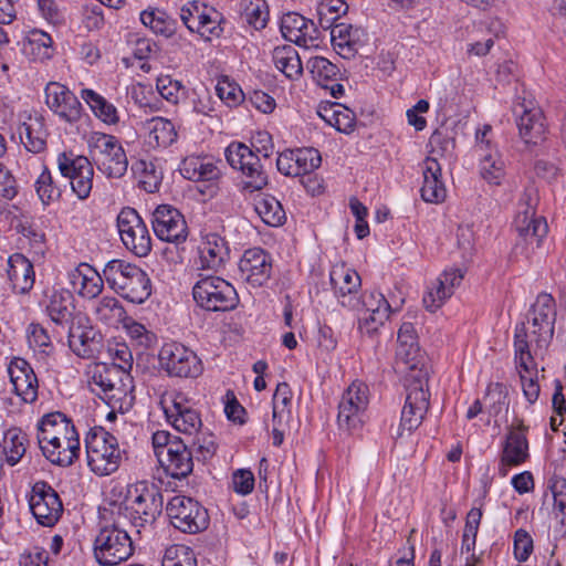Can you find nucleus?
Returning <instances> with one entry per match:
<instances>
[{
	"label": "nucleus",
	"mask_w": 566,
	"mask_h": 566,
	"mask_svg": "<svg viewBox=\"0 0 566 566\" xmlns=\"http://www.w3.org/2000/svg\"><path fill=\"white\" fill-rule=\"evenodd\" d=\"M396 349L397 365L406 373V401L401 411L399 436L403 431L411 433L422 422L429 409L428 391L429 365L418 344V336L412 323L403 322L398 331Z\"/></svg>",
	"instance_id": "obj_1"
},
{
	"label": "nucleus",
	"mask_w": 566,
	"mask_h": 566,
	"mask_svg": "<svg viewBox=\"0 0 566 566\" xmlns=\"http://www.w3.org/2000/svg\"><path fill=\"white\" fill-rule=\"evenodd\" d=\"M556 319L555 300L551 294L541 293L530 310L531 332L525 323L516 325L514 333L515 361L526 371L533 361L532 349L542 354L549 345L554 335Z\"/></svg>",
	"instance_id": "obj_2"
},
{
	"label": "nucleus",
	"mask_w": 566,
	"mask_h": 566,
	"mask_svg": "<svg viewBox=\"0 0 566 566\" xmlns=\"http://www.w3.org/2000/svg\"><path fill=\"white\" fill-rule=\"evenodd\" d=\"M38 442L43 455L60 467L72 465L81 450L74 424L60 411L46 413L40 419Z\"/></svg>",
	"instance_id": "obj_3"
},
{
	"label": "nucleus",
	"mask_w": 566,
	"mask_h": 566,
	"mask_svg": "<svg viewBox=\"0 0 566 566\" xmlns=\"http://www.w3.org/2000/svg\"><path fill=\"white\" fill-rule=\"evenodd\" d=\"M163 494L154 483L138 481L126 485L117 514L140 533L156 522L163 512Z\"/></svg>",
	"instance_id": "obj_4"
},
{
	"label": "nucleus",
	"mask_w": 566,
	"mask_h": 566,
	"mask_svg": "<svg viewBox=\"0 0 566 566\" xmlns=\"http://www.w3.org/2000/svg\"><path fill=\"white\" fill-rule=\"evenodd\" d=\"M103 275L113 291L132 303L142 304L151 294L150 279L146 272L124 260L108 261L104 265Z\"/></svg>",
	"instance_id": "obj_5"
},
{
	"label": "nucleus",
	"mask_w": 566,
	"mask_h": 566,
	"mask_svg": "<svg viewBox=\"0 0 566 566\" xmlns=\"http://www.w3.org/2000/svg\"><path fill=\"white\" fill-rule=\"evenodd\" d=\"M87 464L99 476L116 472L122 463L124 451L117 438L103 427L90 429L85 438Z\"/></svg>",
	"instance_id": "obj_6"
},
{
	"label": "nucleus",
	"mask_w": 566,
	"mask_h": 566,
	"mask_svg": "<svg viewBox=\"0 0 566 566\" xmlns=\"http://www.w3.org/2000/svg\"><path fill=\"white\" fill-rule=\"evenodd\" d=\"M90 160L107 178H120L128 167L126 153L119 140L101 132H92L86 139Z\"/></svg>",
	"instance_id": "obj_7"
},
{
	"label": "nucleus",
	"mask_w": 566,
	"mask_h": 566,
	"mask_svg": "<svg viewBox=\"0 0 566 566\" xmlns=\"http://www.w3.org/2000/svg\"><path fill=\"white\" fill-rule=\"evenodd\" d=\"M93 392L98 395L113 409H123L132 392V377L116 367L96 365L90 380Z\"/></svg>",
	"instance_id": "obj_8"
},
{
	"label": "nucleus",
	"mask_w": 566,
	"mask_h": 566,
	"mask_svg": "<svg viewBox=\"0 0 566 566\" xmlns=\"http://www.w3.org/2000/svg\"><path fill=\"white\" fill-rule=\"evenodd\" d=\"M93 552L99 565L114 566L133 555V539L117 520L114 524L101 528L95 537Z\"/></svg>",
	"instance_id": "obj_9"
},
{
	"label": "nucleus",
	"mask_w": 566,
	"mask_h": 566,
	"mask_svg": "<svg viewBox=\"0 0 566 566\" xmlns=\"http://www.w3.org/2000/svg\"><path fill=\"white\" fill-rule=\"evenodd\" d=\"M229 165L242 172V189L248 192L262 190L269 182L260 156L249 146L232 142L224 150Z\"/></svg>",
	"instance_id": "obj_10"
},
{
	"label": "nucleus",
	"mask_w": 566,
	"mask_h": 566,
	"mask_svg": "<svg viewBox=\"0 0 566 566\" xmlns=\"http://www.w3.org/2000/svg\"><path fill=\"white\" fill-rule=\"evenodd\" d=\"M195 302L201 308L212 312L233 310L239 297L235 289L220 276H203L192 287Z\"/></svg>",
	"instance_id": "obj_11"
},
{
	"label": "nucleus",
	"mask_w": 566,
	"mask_h": 566,
	"mask_svg": "<svg viewBox=\"0 0 566 566\" xmlns=\"http://www.w3.org/2000/svg\"><path fill=\"white\" fill-rule=\"evenodd\" d=\"M179 17L190 32H197L206 41L220 38L224 31L226 20L221 12L198 0L181 6Z\"/></svg>",
	"instance_id": "obj_12"
},
{
	"label": "nucleus",
	"mask_w": 566,
	"mask_h": 566,
	"mask_svg": "<svg viewBox=\"0 0 566 566\" xmlns=\"http://www.w3.org/2000/svg\"><path fill=\"white\" fill-rule=\"evenodd\" d=\"M514 227L517 232V239L512 249L510 260L514 263L528 261L535 251L541 248L542 241L547 234L548 226L542 217L516 214Z\"/></svg>",
	"instance_id": "obj_13"
},
{
	"label": "nucleus",
	"mask_w": 566,
	"mask_h": 566,
	"mask_svg": "<svg viewBox=\"0 0 566 566\" xmlns=\"http://www.w3.org/2000/svg\"><path fill=\"white\" fill-rule=\"evenodd\" d=\"M167 421L180 433L192 436L202 429L200 412L181 391L167 392L161 399Z\"/></svg>",
	"instance_id": "obj_14"
},
{
	"label": "nucleus",
	"mask_w": 566,
	"mask_h": 566,
	"mask_svg": "<svg viewBox=\"0 0 566 566\" xmlns=\"http://www.w3.org/2000/svg\"><path fill=\"white\" fill-rule=\"evenodd\" d=\"M368 403V386L360 380L353 381L343 392L338 403V427L348 432L361 428L365 422Z\"/></svg>",
	"instance_id": "obj_15"
},
{
	"label": "nucleus",
	"mask_w": 566,
	"mask_h": 566,
	"mask_svg": "<svg viewBox=\"0 0 566 566\" xmlns=\"http://www.w3.org/2000/svg\"><path fill=\"white\" fill-rule=\"evenodd\" d=\"M166 511L171 525L184 533L197 534L209 525L207 510L191 497L175 495L168 502Z\"/></svg>",
	"instance_id": "obj_16"
},
{
	"label": "nucleus",
	"mask_w": 566,
	"mask_h": 566,
	"mask_svg": "<svg viewBox=\"0 0 566 566\" xmlns=\"http://www.w3.org/2000/svg\"><path fill=\"white\" fill-rule=\"evenodd\" d=\"M158 357L161 368L171 377L196 378L203 369L197 354L180 343L165 344Z\"/></svg>",
	"instance_id": "obj_17"
},
{
	"label": "nucleus",
	"mask_w": 566,
	"mask_h": 566,
	"mask_svg": "<svg viewBox=\"0 0 566 566\" xmlns=\"http://www.w3.org/2000/svg\"><path fill=\"white\" fill-rule=\"evenodd\" d=\"M117 228L126 249L137 256L148 255L151 251V238L135 209L127 207L120 210L117 216Z\"/></svg>",
	"instance_id": "obj_18"
},
{
	"label": "nucleus",
	"mask_w": 566,
	"mask_h": 566,
	"mask_svg": "<svg viewBox=\"0 0 566 566\" xmlns=\"http://www.w3.org/2000/svg\"><path fill=\"white\" fill-rule=\"evenodd\" d=\"M29 506L36 522L49 527L55 525L63 513L57 492L45 481L32 485Z\"/></svg>",
	"instance_id": "obj_19"
},
{
	"label": "nucleus",
	"mask_w": 566,
	"mask_h": 566,
	"mask_svg": "<svg viewBox=\"0 0 566 566\" xmlns=\"http://www.w3.org/2000/svg\"><path fill=\"white\" fill-rule=\"evenodd\" d=\"M151 226L154 233L161 241L179 244L188 237L185 217L170 205H160L154 210Z\"/></svg>",
	"instance_id": "obj_20"
},
{
	"label": "nucleus",
	"mask_w": 566,
	"mask_h": 566,
	"mask_svg": "<svg viewBox=\"0 0 566 566\" xmlns=\"http://www.w3.org/2000/svg\"><path fill=\"white\" fill-rule=\"evenodd\" d=\"M45 104L60 120L74 124L82 115V104L77 96L65 85L50 82L45 90Z\"/></svg>",
	"instance_id": "obj_21"
},
{
	"label": "nucleus",
	"mask_w": 566,
	"mask_h": 566,
	"mask_svg": "<svg viewBox=\"0 0 566 566\" xmlns=\"http://www.w3.org/2000/svg\"><path fill=\"white\" fill-rule=\"evenodd\" d=\"M329 280L340 305L349 310H358L360 298L357 292L361 285L358 273L345 264H336L331 270Z\"/></svg>",
	"instance_id": "obj_22"
},
{
	"label": "nucleus",
	"mask_w": 566,
	"mask_h": 566,
	"mask_svg": "<svg viewBox=\"0 0 566 566\" xmlns=\"http://www.w3.org/2000/svg\"><path fill=\"white\" fill-rule=\"evenodd\" d=\"M513 112L520 135L526 144H537L543 139L546 130L544 114L533 101L524 98L514 106Z\"/></svg>",
	"instance_id": "obj_23"
},
{
	"label": "nucleus",
	"mask_w": 566,
	"mask_h": 566,
	"mask_svg": "<svg viewBox=\"0 0 566 566\" xmlns=\"http://www.w3.org/2000/svg\"><path fill=\"white\" fill-rule=\"evenodd\" d=\"M282 35L290 42L300 46H316L319 40V30L312 20L297 12H287L281 19Z\"/></svg>",
	"instance_id": "obj_24"
},
{
	"label": "nucleus",
	"mask_w": 566,
	"mask_h": 566,
	"mask_svg": "<svg viewBox=\"0 0 566 566\" xmlns=\"http://www.w3.org/2000/svg\"><path fill=\"white\" fill-rule=\"evenodd\" d=\"M527 430L528 428L521 419H515L509 427L501 455L502 468L517 467L527 460L530 457Z\"/></svg>",
	"instance_id": "obj_25"
},
{
	"label": "nucleus",
	"mask_w": 566,
	"mask_h": 566,
	"mask_svg": "<svg viewBox=\"0 0 566 566\" xmlns=\"http://www.w3.org/2000/svg\"><path fill=\"white\" fill-rule=\"evenodd\" d=\"M239 269L247 283L253 287L262 286L271 277V256L262 249H249L241 258Z\"/></svg>",
	"instance_id": "obj_26"
},
{
	"label": "nucleus",
	"mask_w": 566,
	"mask_h": 566,
	"mask_svg": "<svg viewBox=\"0 0 566 566\" xmlns=\"http://www.w3.org/2000/svg\"><path fill=\"white\" fill-rule=\"evenodd\" d=\"M199 269L218 272L230 258V249L224 238L218 233L202 235L198 245Z\"/></svg>",
	"instance_id": "obj_27"
},
{
	"label": "nucleus",
	"mask_w": 566,
	"mask_h": 566,
	"mask_svg": "<svg viewBox=\"0 0 566 566\" xmlns=\"http://www.w3.org/2000/svg\"><path fill=\"white\" fill-rule=\"evenodd\" d=\"M8 373L15 395L25 403L34 402L39 385L30 364L23 358H14L8 367Z\"/></svg>",
	"instance_id": "obj_28"
},
{
	"label": "nucleus",
	"mask_w": 566,
	"mask_h": 566,
	"mask_svg": "<svg viewBox=\"0 0 566 566\" xmlns=\"http://www.w3.org/2000/svg\"><path fill=\"white\" fill-rule=\"evenodd\" d=\"M463 277L464 271L461 269L443 271L423 296L426 308L434 312L441 307L446 300L451 297L454 289L461 284Z\"/></svg>",
	"instance_id": "obj_29"
},
{
	"label": "nucleus",
	"mask_w": 566,
	"mask_h": 566,
	"mask_svg": "<svg viewBox=\"0 0 566 566\" xmlns=\"http://www.w3.org/2000/svg\"><path fill=\"white\" fill-rule=\"evenodd\" d=\"M72 289L86 300L96 298L104 289L105 277L87 263H81L69 273Z\"/></svg>",
	"instance_id": "obj_30"
},
{
	"label": "nucleus",
	"mask_w": 566,
	"mask_h": 566,
	"mask_svg": "<svg viewBox=\"0 0 566 566\" xmlns=\"http://www.w3.org/2000/svg\"><path fill=\"white\" fill-rule=\"evenodd\" d=\"M18 134L27 151L40 154L45 149L49 133L41 115L36 113L27 115L18 127Z\"/></svg>",
	"instance_id": "obj_31"
},
{
	"label": "nucleus",
	"mask_w": 566,
	"mask_h": 566,
	"mask_svg": "<svg viewBox=\"0 0 566 566\" xmlns=\"http://www.w3.org/2000/svg\"><path fill=\"white\" fill-rule=\"evenodd\" d=\"M166 472L174 479H184L193 470L192 450L178 437L170 444L166 460H159Z\"/></svg>",
	"instance_id": "obj_32"
},
{
	"label": "nucleus",
	"mask_w": 566,
	"mask_h": 566,
	"mask_svg": "<svg viewBox=\"0 0 566 566\" xmlns=\"http://www.w3.org/2000/svg\"><path fill=\"white\" fill-rule=\"evenodd\" d=\"M422 175L421 198L430 203L442 202L447 197V189L441 180V166L436 158H426Z\"/></svg>",
	"instance_id": "obj_33"
},
{
	"label": "nucleus",
	"mask_w": 566,
	"mask_h": 566,
	"mask_svg": "<svg viewBox=\"0 0 566 566\" xmlns=\"http://www.w3.org/2000/svg\"><path fill=\"white\" fill-rule=\"evenodd\" d=\"M67 327V342L73 353L83 358L92 356L94 352L92 345L96 333L88 325V319L85 316L77 315V319L72 321V324Z\"/></svg>",
	"instance_id": "obj_34"
},
{
	"label": "nucleus",
	"mask_w": 566,
	"mask_h": 566,
	"mask_svg": "<svg viewBox=\"0 0 566 566\" xmlns=\"http://www.w3.org/2000/svg\"><path fill=\"white\" fill-rule=\"evenodd\" d=\"M181 176L191 181H214L222 171L209 157L188 156L179 165Z\"/></svg>",
	"instance_id": "obj_35"
},
{
	"label": "nucleus",
	"mask_w": 566,
	"mask_h": 566,
	"mask_svg": "<svg viewBox=\"0 0 566 566\" xmlns=\"http://www.w3.org/2000/svg\"><path fill=\"white\" fill-rule=\"evenodd\" d=\"M74 310V297L70 291L60 290L52 292L46 305V313L53 323L61 326H70L72 321L77 319V315H73Z\"/></svg>",
	"instance_id": "obj_36"
},
{
	"label": "nucleus",
	"mask_w": 566,
	"mask_h": 566,
	"mask_svg": "<svg viewBox=\"0 0 566 566\" xmlns=\"http://www.w3.org/2000/svg\"><path fill=\"white\" fill-rule=\"evenodd\" d=\"M504 25L500 20L480 23L472 32L473 42L469 44L468 53L476 56L486 55L494 45V40L504 34Z\"/></svg>",
	"instance_id": "obj_37"
},
{
	"label": "nucleus",
	"mask_w": 566,
	"mask_h": 566,
	"mask_svg": "<svg viewBox=\"0 0 566 566\" xmlns=\"http://www.w3.org/2000/svg\"><path fill=\"white\" fill-rule=\"evenodd\" d=\"M95 319L108 327L117 328L127 318V313L120 301L106 295L97 300L93 306Z\"/></svg>",
	"instance_id": "obj_38"
},
{
	"label": "nucleus",
	"mask_w": 566,
	"mask_h": 566,
	"mask_svg": "<svg viewBox=\"0 0 566 566\" xmlns=\"http://www.w3.org/2000/svg\"><path fill=\"white\" fill-rule=\"evenodd\" d=\"M8 275L14 289L25 293L34 284V269L32 263L21 253L12 254L8 260Z\"/></svg>",
	"instance_id": "obj_39"
},
{
	"label": "nucleus",
	"mask_w": 566,
	"mask_h": 566,
	"mask_svg": "<svg viewBox=\"0 0 566 566\" xmlns=\"http://www.w3.org/2000/svg\"><path fill=\"white\" fill-rule=\"evenodd\" d=\"M318 115L340 133L349 134L354 130L355 114L342 104L332 103L321 106Z\"/></svg>",
	"instance_id": "obj_40"
},
{
	"label": "nucleus",
	"mask_w": 566,
	"mask_h": 566,
	"mask_svg": "<svg viewBox=\"0 0 566 566\" xmlns=\"http://www.w3.org/2000/svg\"><path fill=\"white\" fill-rule=\"evenodd\" d=\"M81 97L104 124L116 125L119 122L117 108L101 94L91 88H83Z\"/></svg>",
	"instance_id": "obj_41"
},
{
	"label": "nucleus",
	"mask_w": 566,
	"mask_h": 566,
	"mask_svg": "<svg viewBox=\"0 0 566 566\" xmlns=\"http://www.w3.org/2000/svg\"><path fill=\"white\" fill-rule=\"evenodd\" d=\"M148 144L154 147H168L177 138L174 124L164 117H153L147 120Z\"/></svg>",
	"instance_id": "obj_42"
},
{
	"label": "nucleus",
	"mask_w": 566,
	"mask_h": 566,
	"mask_svg": "<svg viewBox=\"0 0 566 566\" xmlns=\"http://www.w3.org/2000/svg\"><path fill=\"white\" fill-rule=\"evenodd\" d=\"M273 62L275 67L290 80H297L303 73L300 55L293 46L274 49Z\"/></svg>",
	"instance_id": "obj_43"
},
{
	"label": "nucleus",
	"mask_w": 566,
	"mask_h": 566,
	"mask_svg": "<svg viewBox=\"0 0 566 566\" xmlns=\"http://www.w3.org/2000/svg\"><path fill=\"white\" fill-rule=\"evenodd\" d=\"M480 175L490 185H500L505 176V163L497 148L480 154Z\"/></svg>",
	"instance_id": "obj_44"
},
{
	"label": "nucleus",
	"mask_w": 566,
	"mask_h": 566,
	"mask_svg": "<svg viewBox=\"0 0 566 566\" xmlns=\"http://www.w3.org/2000/svg\"><path fill=\"white\" fill-rule=\"evenodd\" d=\"M255 211L262 221L271 227L284 223L286 216L281 202L272 195H262L255 201Z\"/></svg>",
	"instance_id": "obj_45"
},
{
	"label": "nucleus",
	"mask_w": 566,
	"mask_h": 566,
	"mask_svg": "<svg viewBox=\"0 0 566 566\" xmlns=\"http://www.w3.org/2000/svg\"><path fill=\"white\" fill-rule=\"evenodd\" d=\"M28 437L19 428H10L4 432L2 453L10 465H15L27 451Z\"/></svg>",
	"instance_id": "obj_46"
},
{
	"label": "nucleus",
	"mask_w": 566,
	"mask_h": 566,
	"mask_svg": "<svg viewBox=\"0 0 566 566\" xmlns=\"http://www.w3.org/2000/svg\"><path fill=\"white\" fill-rule=\"evenodd\" d=\"M28 342L40 359L46 360L54 354V345L48 331L40 324L32 323L28 328Z\"/></svg>",
	"instance_id": "obj_47"
},
{
	"label": "nucleus",
	"mask_w": 566,
	"mask_h": 566,
	"mask_svg": "<svg viewBox=\"0 0 566 566\" xmlns=\"http://www.w3.org/2000/svg\"><path fill=\"white\" fill-rule=\"evenodd\" d=\"M307 69L316 83L322 87H328V83L335 82L339 74V69L323 56L310 59Z\"/></svg>",
	"instance_id": "obj_48"
},
{
	"label": "nucleus",
	"mask_w": 566,
	"mask_h": 566,
	"mask_svg": "<svg viewBox=\"0 0 566 566\" xmlns=\"http://www.w3.org/2000/svg\"><path fill=\"white\" fill-rule=\"evenodd\" d=\"M57 166L63 177L73 180L80 175L85 166H93L88 157L62 153L57 156Z\"/></svg>",
	"instance_id": "obj_49"
},
{
	"label": "nucleus",
	"mask_w": 566,
	"mask_h": 566,
	"mask_svg": "<svg viewBox=\"0 0 566 566\" xmlns=\"http://www.w3.org/2000/svg\"><path fill=\"white\" fill-rule=\"evenodd\" d=\"M35 191L44 206L57 200L61 197V189L55 184L51 171L44 168L35 180Z\"/></svg>",
	"instance_id": "obj_50"
},
{
	"label": "nucleus",
	"mask_w": 566,
	"mask_h": 566,
	"mask_svg": "<svg viewBox=\"0 0 566 566\" xmlns=\"http://www.w3.org/2000/svg\"><path fill=\"white\" fill-rule=\"evenodd\" d=\"M484 403L488 413L491 417H497L509 406L506 388L500 382L490 384L484 396Z\"/></svg>",
	"instance_id": "obj_51"
},
{
	"label": "nucleus",
	"mask_w": 566,
	"mask_h": 566,
	"mask_svg": "<svg viewBox=\"0 0 566 566\" xmlns=\"http://www.w3.org/2000/svg\"><path fill=\"white\" fill-rule=\"evenodd\" d=\"M161 566H197V560L188 546L171 545L165 549Z\"/></svg>",
	"instance_id": "obj_52"
},
{
	"label": "nucleus",
	"mask_w": 566,
	"mask_h": 566,
	"mask_svg": "<svg viewBox=\"0 0 566 566\" xmlns=\"http://www.w3.org/2000/svg\"><path fill=\"white\" fill-rule=\"evenodd\" d=\"M140 21L156 34L168 38L174 33V24L163 11L145 10L140 13Z\"/></svg>",
	"instance_id": "obj_53"
},
{
	"label": "nucleus",
	"mask_w": 566,
	"mask_h": 566,
	"mask_svg": "<svg viewBox=\"0 0 566 566\" xmlns=\"http://www.w3.org/2000/svg\"><path fill=\"white\" fill-rule=\"evenodd\" d=\"M122 325L126 329L129 338L142 348L147 349L156 344L157 337L155 333L147 329L145 325L134 321L132 317L127 316L126 321L123 322Z\"/></svg>",
	"instance_id": "obj_54"
},
{
	"label": "nucleus",
	"mask_w": 566,
	"mask_h": 566,
	"mask_svg": "<svg viewBox=\"0 0 566 566\" xmlns=\"http://www.w3.org/2000/svg\"><path fill=\"white\" fill-rule=\"evenodd\" d=\"M321 155L314 148H298L294 150L296 176L307 175L319 167Z\"/></svg>",
	"instance_id": "obj_55"
},
{
	"label": "nucleus",
	"mask_w": 566,
	"mask_h": 566,
	"mask_svg": "<svg viewBox=\"0 0 566 566\" xmlns=\"http://www.w3.org/2000/svg\"><path fill=\"white\" fill-rule=\"evenodd\" d=\"M390 313L386 310H373V312L360 311L358 316V329L363 334L373 336L376 334L380 326L389 318Z\"/></svg>",
	"instance_id": "obj_56"
},
{
	"label": "nucleus",
	"mask_w": 566,
	"mask_h": 566,
	"mask_svg": "<svg viewBox=\"0 0 566 566\" xmlns=\"http://www.w3.org/2000/svg\"><path fill=\"white\" fill-rule=\"evenodd\" d=\"M156 87L163 98L171 104H177L185 94L182 84L170 75H161L157 78Z\"/></svg>",
	"instance_id": "obj_57"
},
{
	"label": "nucleus",
	"mask_w": 566,
	"mask_h": 566,
	"mask_svg": "<svg viewBox=\"0 0 566 566\" xmlns=\"http://www.w3.org/2000/svg\"><path fill=\"white\" fill-rule=\"evenodd\" d=\"M244 19L247 23L253 27L255 30H261L265 28L269 20V10L265 1H251L245 7Z\"/></svg>",
	"instance_id": "obj_58"
},
{
	"label": "nucleus",
	"mask_w": 566,
	"mask_h": 566,
	"mask_svg": "<svg viewBox=\"0 0 566 566\" xmlns=\"http://www.w3.org/2000/svg\"><path fill=\"white\" fill-rule=\"evenodd\" d=\"M217 95L229 106L238 105L243 99V92L238 84L222 77L216 85Z\"/></svg>",
	"instance_id": "obj_59"
},
{
	"label": "nucleus",
	"mask_w": 566,
	"mask_h": 566,
	"mask_svg": "<svg viewBox=\"0 0 566 566\" xmlns=\"http://www.w3.org/2000/svg\"><path fill=\"white\" fill-rule=\"evenodd\" d=\"M193 440L191 442V450H196L198 459H201L203 461L210 459L216 450L217 444L214 442V439L212 434L205 433L201 430H199L198 433L192 434Z\"/></svg>",
	"instance_id": "obj_60"
},
{
	"label": "nucleus",
	"mask_w": 566,
	"mask_h": 566,
	"mask_svg": "<svg viewBox=\"0 0 566 566\" xmlns=\"http://www.w3.org/2000/svg\"><path fill=\"white\" fill-rule=\"evenodd\" d=\"M29 46L33 54L39 59H49L51 56L52 38L39 30L30 32Z\"/></svg>",
	"instance_id": "obj_61"
},
{
	"label": "nucleus",
	"mask_w": 566,
	"mask_h": 566,
	"mask_svg": "<svg viewBox=\"0 0 566 566\" xmlns=\"http://www.w3.org/2000/svg\"><path fill=\"white\" fill-rule=\"evenodd\" d=\"M81 172L82 175L71 180L70 184L76 197L84 200L90 197L93 188V166H85Z\"/></svg>",
	"instance_id": "obj_62"
},
{
	"label": "nucleus",
	"mask_w": 566,
	"mask_h": 566,
	"mask_svg": "<svg viewBox=\"0 0 566 566\" xmlns=\"http://www.w3.org/2000/svg\"><path fill=\"white\" fill-rule=\"evenodd\" d=\"M144 170L139 178V186L146 192L154 193L159 190L163 180L161 171H158L154 164L143 163Z\"/></svg>",
	"instance_id": "obj_63"
},
{
	"label": "nucleus",
	"mask_w": 566,
	"mask_h": 566,
	"mask_svg": "<svg viewBox=\"0 0 566 566\" xmlns=\"http://www.w3.org/2000/svg\"><path fill=\"white\" fill-rule=\"evenodd\" d=\"M554 497V511L562 523L566 520V480L559 479L551 485Z\"/></svg>",
	"instance_id": "obj_64"
}]
</instances>
